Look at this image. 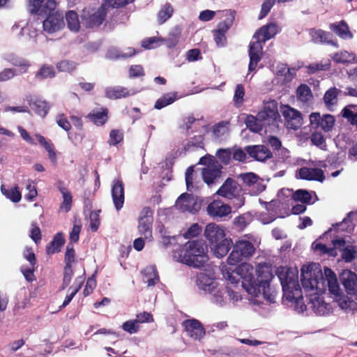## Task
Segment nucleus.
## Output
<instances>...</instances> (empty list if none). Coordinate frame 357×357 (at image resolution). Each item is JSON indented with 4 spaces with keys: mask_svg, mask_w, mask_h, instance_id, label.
I'll return each instance as SVG.
<instances>
[{
    "mask_svg": "<svg viewBox=\"0 0 357 357\" xmlns=\"http://www.w3.org/2000/svg\"><path fill=\"white\" fill-rule=\"evenodd\" d=\"M121 328L124 331L130 334L137 333L139 331V325L135 319H130L125 321L122 324Z\"/></svg>",
    "mask_w": 357,
    "mask_h": 357,
    "instance_id": "5fc2aeb1",
    "label": "nucleus"
},
{
    "mask_svg": "<svg viewBox=\"0 0 357 357\" xmlns=\"http://www.w3.org/2000/svg\"><path fill=\"white\" fill-rule=\"evenodd\" d=\"M264 122L259 119V116H255L253 115H248L245 119V123L246 127L254 132H259L261 131Z\"/></svg>",
    "mask_w": 357,
    "mask_h": 357,
    "instance_id": "f704fd0d",
    "label": "nucleus"
},
{
    "mask_svg": "<svg viewBox=\"0 0 357 357\" xmlns=\"http://www.w3.org/2000/svg\"><path fill=\"white\" fill-rule=\"evenodd\" d=\"M197 284L199 289L204 291H210L214 288L213 282H211L207 275L204 273H202L198 276Z\"/></svg>",
    "mask_w": 357,
    "mask_h": 357,
    "instance_id": "c03bdc74",
    "label": "nucleus"
},
{
    "mask_svg": "<svg viewBox=\"0 0 357 357\" xmlns=\"http://www.w3.org/2000/svg\"><path fill=\"white\" fill-rule=\"evenodd\" d=\"M310 121L312 128H320L324 132H328L333 130L335 119L331 114L321 115L319 112H313L310 115Z\"/></svg>",
    "mask_w": 357,
    "mask_h": 357,
    "instance_id": "1a4fd4ad",
    "label": "nucleus"
},
{
    "mask_svg": "<svg viewBox=\"0 0 357 357\" xmlns=\"http://www.w3.org/2000/svg\"><path fill=\"white\" fill-rule=\"evenodd\" d=\"M229 121H222L215 124L213 127V135L215 138L220 139L222 137L227 135L229 132Z\"/></svg>",
    "mask_w": 357,
    "mask_h": 357,
    "instance_id": "e433bc0d",
    "label": "nucleus"
},
{
    "mask_svg": "<svg viewBox=\"0 0 357 357\" xmlns=\"http://www.w3.org/2000/svg\"><path fill=\"white\" fill-rule=\"evenodd\" d=\"M176 99V93H165L161 98L158 99L155 103L154 107L157 109H161L165 107L171 105Z\"/></svg>",
    "mask_w": 357,
    "mask_h": 357,
    "instance_id": "79ce46f5",
    "label": "nucleus"
},
{
    "mask_svg": "<svg viewBox=\"0 0 357 357\" xmlns=\"http://www.w3.org/2000/svg\"><path fill=\"white\" fill-rule=\"evenodd\" d=\"M299 176L301 179L308 181L323 182L325 180L324 171L319 168L302 167L299 169Z\"/></svg>",
    "mask_w": 357,
    "mask_h": 357,
    "instance_id": "b1692460",
    "label": "nucleus"
},
{
    "mask_svg": "<svg viewBox=\"0 0 357 357\" xmlns=\"http://www.w3.org/2000/svg\"><path fill=\"white\" fill-rule=\"evenodd\" d=\"M283 291V297L289 302L295 304V308L299 312L306 310L307 306L303 303L302 291L298 284V276L286 266H280L276 270Z\"/></svg>",
    "mask_w": 357,
    "mask_h": 357,
    "instance_id": "7ed1b4c3",
    "label": "nucleus"
},
{
    "mask_svg": "<svg viewBox=\"0 0 357 357\" xmlns=\"http://www.w3.org/2000/svg\"><path fill=\"white\" fill-rule=\"evenodd\" d=\"M335 249L341 251L342 259L347 263L353 261L357 255V246L353 243L346 244L343 238H335L332 241Z\"/></svg>",
    "mask_w": 357,
    "mask_h": 357,
    "instance_id": "9b49d317",
    "label": "nucleus"
},
{
    "mask_svg": "<svg viewBox=\"0 0 357 357\" xmlns=\"http://www.w3.org/2000/svg\"><path fill=\"white\" fill-rule=\"evenodd\" d=\"M130 96L128 89L123 86L108 87L105 90V96L109 99H119Z\"/></svg>",
    "mask_w": 357,
    "mask_h": 357,
    "instance_id": "473e14b6",
    "label": "nucleus"
},
{
    "mask_svg": "<svg viewBox=\"0 0 357 357\" xmlns=\"http://www.w3.org/2000/svg\"><path fill=\"white\" fill-rule=\"evenodd\" d=\"M192 147L203 148L204 137L202 135H196L185 144V149L190 150Z\"/></svg>",
    "mask_w": 357,
    "mask_h": 357,
    "instance_id": "052dcab7",
    "label": "nucleus"
},
{
    "mask_svg": "<svg viewBox=\"0 0 357 357\" xmlns=\"http://www.w3.org/2000/svg\"><path fill=\"white\" fill-rule=\"evenodd\" d=\"M340 280L347 293L350 295H357V275L349 270H343L340 275Z\"/></svg>",
    "mask_w": 357,
    "mask_h": 357,
    "instance_id": "dca6fc26",
    "label": "nucleus"
},
{
    "mask_svg": "<svg viewBox=\"0 0 357 357\" xmlns=\"http://www.w3.org/2000/svg\"><path fill=\"white\" fill-rule=\"evenodd\" d=\"M123 140V132L119 129H113L109 132L108 144L110 146H116Z\"/></svg>",
    "mask_w": 357,
    "mask_h": 357,
    "instance_id": "3c124183",
    "label": "nucleus"
},
{
    "mask_svg": "<svg viewBox=\"0 0 357 357\" xmlns=\"http://www.w3.org/2000/svg\"><path fill=\"white\" fill-rule=\"evenodd\" d=\"M56 123L66 131L71 129V124L64 114H59L56 117Z\"/></svg>",
    "mask_w": 357,
    "mask_h": 357,
    "instance_id": "69168bd1",
    "label": "nucleus"
},
{
    "mask_svg": "<svg viewBox=\"0 0 357 357\" xmlns=\"http://www.w3.org/2000/svg\"><path fill=\"white\" fill-rule=\"evenodd\" d=\"M199 163L208 165L207 167L202 169L203 180L208 185L213 183L215 179L220 176L222 166L213 155H207L201 158Z\"/></svg>",
    "mask_w": 357,
    "mask_h": 357,
    "instance_id": "0eeeda50",
    "label": "nucleus"
},
{
    "mask_svg": "<svg viewBox=\"0 0 357 357\" xmlns=\"http://www.w3.org/2000/svg\"><path fill=\"white\" fill-rule=\"evenodd\" d=\"M226 18L220 22L217 26V29L213 31L214 40L218 47H222L227 44L226 33L233 25L235 20L236 11L235 10H226Z\"/></svg>",
    "mask_w": 357,
    "mask_h": 357,
    "instance_id": "423d86ee",
    "label": "nucleus"
},
{
    "mask_svg": "<svg viewBox=\"0 0 357 357\" xmlns=\"http://www.w3.org/2000/svg\"><path fill=\"white\" fill-rule=\"evenodd\" d=\"M36 137L38 143L47 151H52L54 150V146L50 140H47L44 136L38 134L36 135Z\"/></svg>",
    "mask_w": 357,
    "mask_h": 357,
    "instance_id": "338daca9",
    "label": "nucleus"
},
{
    "mask_svg": "<svg viewBox=\"0 0 357 357\" xmlns=\"http://www.w3.org/2000/svg\"><path fill=\"white\" fill-rule=\"evenodd\" d=\"M268 143L273 148V150L281 151V153L283 154L284 157H289V151L285 148H283L282 149H281L282 142L278 137L275 136H270L268 139Z\"/></svg>",
    "mask_w": 357,
    "mask_h": 357,
    "instance_id": "09e8293b",
    "label": "nucleus"
},
{
    "mask_svg": "<svg viewBox=\"0 0 357 357\" xmlns=\"http://www.w3.org/2000/svg\"><path fill=\"white\" fill-rule=\"evenodd\" d=\"M276 0H265L261 8V10L259 15V20L264 18L270 12L272 7L274 6Z\"/></svg>",
    "mask_w": 357,
    "mask_h": 357,
    "instance_id": "680f3d73",
    "label": "nucleus"
},
{
    "mask_svg": "<svg viewBox=\"0 0 357 357\" xmlns=\"http://www.w3.org/2000/svg\"><path fill=\"white\" fill-rule=\"evenodd\" d=\"M257 116L264 122L267 121L268 124L275 123L280 117L276 100H272L266 102L263 109L257 113Z\"/></svg>",
    "mask_w": 357,
    "mask_h": 357,
    "instance_id": "f8f14e48",
    "label": "nucleus"
},
{
    "mask_svg": "<svg viewBox=\"0 0 357 357\" xmlns=\"http://www.w3.org/2000/svg\"><path fill=\"white\" fill-rule=\"evenodd\" d=\"M63 26V15L62 13L59 11L47 15V18L43 22L44 31L49 33H52L59 31Z\"/></svg>",
    "mask_w": 357,
    "mask_h": 357,
    "instance_id": "4468645a",
    "label": "nucleus"
},
{
    "mask_svg": "<svg viewBox=\"0 0 357 357\" xmlns=\"http://www.w3.org/2000/svg\"><path fill=\"white\" fill-rule=\"evenodd\" d=\"M208 246L203 240L188 241L174 251V257L193 268H202L207 262Z\"/></svg>",
    "mask_w": 357,
    "mask_h": 357,
    "instance_id": "f03ea898",
    "label": "nucleus"
},
{
    "mask_svg": "<svg viewBox=\"0 0 357 357\" xmlns=\"http://www.w3.org/2000/svg\"><path fill=\"white\" fill-rule=\"evenodd\" d=\"M216 156L223 165H227L231 161V151L230 149H219Z\"/></svg>",
    "mask_w": 357,
    "mask_h": 357,
    "instance_id": "603ef678",
    "label": "nucleus"
},
{
    "mask_svg": "<svg viewBox=\"0 0 357 357\" xmlns=\"http://www.w3.org/2000/svg\"><path fill=\"white\" fill-rule=\"evenodd\" d=\"M301 272V282L306 291L321 290L324 286L326 280L328 282L333 280V278L337 279L335 273L327 267L324 268L325 278L321 270L316 267L315 264L303 266Z\"/></svg>",
    "mask_w": 357,
    "mask_h": 357,
    "instance_id": "20e7f679",
    "label": "nucleus"
},
{
    "mask_svg": "<svg viewBox=\"0 0 357 357\" xmlns=\"http://www.w3.org/2000/svg\"><path fill=\"white\" fill-rule=\"evenodd\" d=\"M66 239L62 232L56 233L50 244L46 247V253L48 255L61 252L62 246L65 244Z\"/></svg>",
    "mask_w": 357,
    "mask_h": 357,
    "instance_id": "c756f323",
    "label": "nucleus"
},
{
    "mask_svg": "<svg viewBox=\"0 0 357 357\" xmlns=\"http://www.w3.org/2000/svg\"><path fill=\"white\" fill-rule=\"evenodd\" d=\"M112 197L116 209L119 211L122 208L125 200L124 185L121 180L114 181L112 188Z\"/></svg>",
    "mask_w": 357,
    "mask_h": 357,
    "instance_id": "412c9836",
    "label": "nucleus"
},
{
    "mask_svg": "<svg viewBox=\"0 0 357 357\" xmlns=\"http://www.w3.org/2000/svg\"><path fill=\"white\" fill-rule=\"evenodd\" d=\"M280 112L284 119L287 128L296 130L301 126L303 118L299 111L288 105H282L280 107Z\"/></svg>",
    "mask_w": 357,
    "mask_h": 357,
    "instance_id": "9d476101",
    "label": "nucleus"
},
{
    "mask_svg": "<svg viewBox=\"0 0 357 357\" xmlns=\"http://www.w3.org/2000/svg\"><path fill=\"white\" fill-rule=\"evenodd\" d=\"M72 265H65L63 268V278L61 289H65L70 283L73 275Z\"/></svg>",
    "mask_w": 357,
    "mask_h": 357,
    "instance_id": "864d4df0",
    "label": "nucleus"
},
{
    "mask_svg": "<svg viewBox=\"0 0 357 357\" xmlns=\"http://www.w3.org/2000/svg\"><path fill=\"white\" fill-rule=\"evenodd\" d=\"M332 59L337 63H349L354 61L355 56L347 51H341L335 53Z\"/></svg>",
    "mask_w": 357,
    "mask_h": 357,
    "instance_id": "ea45409f",
    "label": "nucleus"
},
{
    "mask_svg": "<svg viewBox=\"0 0 357 357\" xmlns=\"http://www.w3.org/2000/svg\"><path fill=\"white\" fill-rule=\"evenodd\" d=\"M245 150L251 158L257 161L264 162L273 158L272 152L264 145L247 146Z\"/></svg>",
    "mask_w": 357,
    "mask_h": 357,
    "instance_id": "a211bd4d",
    "label": "nucleus"
},
{
    "mask_svg": "<svg viewBox=\"0 0 357 357\" xmlns=\"http://www.w3.org/2000/svg\"><path fill=\"white\" fill-rule=\"evenodd\" d=\"M138 324L144 323H151L154 321L153 315L147 312H139L136 314L135 319Z\"/></svg>",
    "mask_w": 357,
    "mask_h": 357,
    "instance_id": "774afa93",
    "label": "nucleus"
},
{
    "mask_svg": "<svg viewBox=\"0 0 357 357\" xmlns=\"http://www.w3.org/2000/svg\"><path fill=\"white\" fill-rule=\"evenodd\" d=\"M149 287L155 286L159 281V275L155 266L147 267L144 270Z\"/></svg>",
    "mask_w": 357,
    "mask_h": 357,
    "instance_id": "a18cd8bd",
    "label": "nucleus"
},
{
    "mask_svg": "<svg viewBox=\"0 0 357 357\" xmlns=\"http://www.w3.org/2000/svg\"><path fill=\"white\" fill-rule=\"evenodd\" d=\"M233 243L231 238L224 237L222 239L217 242V243L213 245L211 247L217 257H222L228 253Z\"/></svg>",
    "mask_w": 357,
    "mask_h": 357,
    "instance_id": "2f4dec72",
    "label": "nucleus"
},
{
    "mask_svg": "<svg viewBox=\"0 0 357 357\" xmlns=\"http://www.w3.org/2000/svg\"><path fill=\"white\" fill-rule=\"evenodd\" d=\"M254 245L247 240H239L233 245V250L230 253L227 261L230 265H236L244 259H247L255 253Z\"/></svg>",
    "mask_w": 357,
    "mask_h": 357,
    "instance_id": "39448f33",
    "label": "nucleus"
},
{
    "mask_svg": "<svg viewBox=\"0 0 357 357\" xmlns=\"http://www.w3.org/2000/svg\"><path fill=\"white\" fill-rule=\"evenodd\" d=\"M174 13V8L170 3H166L158 13V22L159 24H164L169 20Z\"/></svg>",
    "mask_w": 357,
    "mask_h": 357,
    "instance_id": "58836bf2",
    "label": "nucleus"
},
{
    "mask_svg": "<svg viewBox=\"0 0 357 357\" xmlns=\"http://www.w3.org/2000/svg\"><path fill=\"white\" fill-rule=\"evenodd\" d=\"M245 89L243 84L236 86L233 101L236 107H240L244 102Z\"/></svg>",
    "mask_w": 357,
    "mask_h": 357,
    "instance_id": "8fccbe9b",
    "label": "nucleus"
},
{
    "mask_svg": "<svg viewBox=\"0 0 357 357\" xmlns=\"http://www.w3.org/2000/svg\"><path fill=\"white\" fill-rule=\"evenodd\" d=\"M181 33L182 28L181 26L176 25L171 29L166 38H160L161 43H165L169 49L174 48L178 45Z\"/></svg>",
    "mask_w": 357,
    "mask_h": 357,
    "instance_id": "bb28decb",
    "label": "nucleus"
},
{
    "mask_svg": "<svg viewBox=\"0 0 357 357\" xmlns=\"http://www.w3.org/2000/svg\"><path fill=\"white\" fill-rule=\"evenodd\" d=\"M2 194L14 203L19 202L22 199V195L18 186L15 185L10 189H6L3 185L1 186Z\"/></svg>",
    "mask_w": 357,
    "mask_h": 357,
    "instance_id": "c9c22d12",
    "label": "nucleus"
},
{
    "mask_svg": "<svg viewBox=\"0 0 357 357\" xmlns=\"http://www.w3.org/2000/svg\"><path fill=\"white\" fill-rule=\"evenodd\" d=\"M153 214V210L146 206L142 208L138 219L139 233L146 239L152 236Z\"/></svg>",
    "mask_w": 357,
    "mask_h": 357,
    "instance_id": "6e6552de",
    "label": "nucleus"
},
{
    "mask_svg": "<svg viewBox=\"0 0 357 357\" xmlns=\"http://www.w3.org/2000/svg\"><path fill=\"white\" fill-rule=\"evenodd\" d=\"M278 31V26L275 23H268L259 28L255 33L252 39L263 45V43L273 38Z\"/></svg>",
    "mask_w": 357,
    "mask_h": 357,
    "instance_id": "2eb2a0df",
    "label": "nucleus"
},
{
    "mask_svg": "<svg viewBox=\"0 0 357 357\" xmlns=\"http://www.w3.org/2000/svg\"><path fill=\"white\" fill-rule=\"evenodd\" d=\"M340 93V90L336 87H331L327 90L324 96V101L325 105L329 107L337 103V96Z\"/></svg>",
    "mask_w": 357,
    "mask_h": 357,
    "instance_id": "4c0bfd02",
    "label": "nucleus"
},
{
    "mask_svg": "<svg viewBox=\"0 0 357 357\" xmlns=\"http://www.w3.org/2000/svg\"><path fill=\"white\" fill-rule=\"evenodd\" d=\"M310 34L312 42L314 43H327L336 48L339 47L337 42L331 39V34L329 32L322 29H312Z\"/></svg>",
    "mask_w": 357,
    "mask_h": 357,
    "instance_id": "5701e85b",
    "label": "nucleus"
},
{
    "mask_svg": "<svg viewBox=\"0 0 357 357\" xmlns=\"http://www.w3.org/2000/svg\"><path fill=\"white\" fill-rule=\"evenodd\" d=\"M55 71L54 67L50 65L44 64L36 73V78L42 80L47 78L55 77Z\"/></svg>",
    "mask_w": 357,
    "mask_h": 357,
    "instance_id": "a19ab883",
    "label": "nucleus"
},
{
    "mask_svg": "<svg viewBox=\"0 0 357 357\" xmlns=\"http://www.w3.org/2000/svg\"><path fill=\"white\" fill-rule=\"evenodd\" d=\"M296 97L302 102H308L313 98L310 88L305 84H301L296 89Z\"/></svg>",
    "mask_w": 357,
    "mask_h": 357,
    "instance_id": "72a5a7b5",
    "label": "nucleus"
},
{
    "mask_svg": "<svg viewBox=\"0 0 357 357\" xmlns=\"http://www.w3.org/2000/svg\"><path fill=\"white\" fill-rule=\"evenodd\" d=\"M66 20L68 28L71 31H77L80 27L78 15L73 10H70L66 14Z\"/></svg>",
    "mask_w": 357,
    "mask_h": 357,
    "instance_id": "37998d69",
    "label": "nucleus"
},
{
    "mask_svg": "<svg viewBox=\"0 0 357 357\" xmlns=\"http://www.w3.org/2000/svg\"><path fill=\"white\" fill-rule=\"evenodd\" d=\"M29 106L31 109L38 116L44 118L47 116L50 109L49 103L44 100L35 98L29 100Z\"/></svg>",
    "mask_w": 357,
    "mask_h": 357,
    "instance_id": "cd10ccee",
    "label": "nucleus"
},
{
    "mask_svg": "<svg viewBox=\"0 0 357 357\" xmlns=\"http://www.w3.org/2000/svg\"><path fill=\"white\" fill-rule=\"evenodd\" d=\"M238 178L247 185H252L258 181L259 176L252 172L241 174Z\"/></svg>",
    "mask_w": 357,
    "mask_h": 357,
    "instance_id": "bf43d9fd",
    "label": "nucleus"
},
{
    "mask_svg": "<svg viewBox=\"0 0 357 357\" xmlns=\"http://www.w3.org/2000/svg\"><path fill=\"white\" fill-rule=\"evenodd\" d=\"M78 63L69 60H62L56 65L59 72H65L70 73L77 69Z\"/></svg>",
    "mask_w": 357,
    "mask_h": 357,
    "instance_id": "49530a36",
    "label": "nucleus"
},
{
    "mask_svg": "<svg viewBox=\"0 0 357 357\" xmlns=\"http://www.w3.org/2000/svg\"><path fill=\"white\" fill-rule=\"evenodd\" d=\"M176 206L182 212L189 211L195 213L199 209V205L196 199L192 195L187 192L181 194L178 197L176 202Z\"/></svg>",
    "mask_w": 357,
    "mask_h": 357,
    "instance_id": "ddd939ff",
    "label": "nucleus"
},
{
    "mask_svg": "<svg viewBox=\"0 0 357 357\" xmlns=\"http://www.w3.org/2000/svg\"><path fill=\"white\" fill-rule=\"evenodd\" d=\"M100 211H94L90 214L89 227L93 232L97 231L99 228L100 224Z\"/></svg>",
    "mask_w": 357,
    "mask_h": 357,
    "instance_id": "13d9d810",
    "label": "nucleus"
},
{
    "mask_svg": "<svg viewBox=\"0 0 357 357\" xmlns=\"http://www.w3.org/2000/svg\"><path fill=\"white\" fill-rule=\"evenodd\" d=\"M329 28L342 39H351L354 37L353 33L349 30L347 23L344 20L332 23L330 24Z\"/></svg>",
    "mask_w": 357,
    "mask_h": 357,
    "instance_id": "393cba45",
    "label": "nucleus"
},
{
    "mask_svg": "<svg viewBox=\"0 0 357 357\" xmlns=\"http://www.w3.org/2000/svg\"><path fill=\"white\" fill-rule=\"evenodd\" d=\"M207 211L211 216L222 218L231 213V209L229 205L213 202L208 204Z\"/></svg>",
    "mask_w": 357,
    "mask_h": 357,
    "instance_id": "a878e982",
    "label": "nucleus"
},
{
    "mask_svg": "<svg viewBox=\"0 0 357 357\" xmlns=\"http://www.w3.org/2000/svg\"><path fill=\"white\" fill-rule=\"evenodd\" d=\"M183 325L188 335L195 340L201 339L205 334L202 324L197 319L185 320Z\"/></svg>",
    "mask_w": 357,
    "mask_h": 357,
    "instance_id": "aec40b11",
    "label": "nucleus"
},
{
    "mask_svg": "<svg viewBox=\"0 0 357 357\" xmlns=\"http://www.w3.org/2000/svg\"><path fill=\"white\" fill-rule=\"evenodd\" d=\"M217 194L227 199H233L239 195V185L234 179L227 178L217 191Z\"/></svg>",
    "mask_w": 357,
    "mask_h": 357,
    "instance_id": "6ab92c4d",
    "label": "nucleus"
},
{
    "mask_svg": "<svg viewBox=\"0 0 357 357\" xmlns=\"http://www.w3.org/2000/svg\"><path fill=\"white\" fill-rule=\"evenodd\" d=\"M295 201L301 202L304 204H309L312 200V196L306 190H297L293 195Z\"/></svg>",
    "mask_w": 357,
    "mask_h": 357,
    "instance_id": "de8ad7c7",
    "label": "nucleus"
},
{
    "mask_svg": "<svg viewBox=\"0 0 357 357\" xmlns=\"http://www.w3.org/2000/svg\"><path fill=\"white\" fill-rule=\"evenodd\" d=\"M252 265L242 263L234 269L226 268L223 271V275L231 284H238L241 281L242 287L249 294L255 297L262 294L266 300L271 303L274 302V291H271L270 287L273 275L270 268L266 266H259L257 271L256 279L252 274Z\"/></svg>",
    "mask_w": 357,
    "mask_h": 357,
    "instance_id": "f257e3e1",
    "label": "nucleus"
},
{
    "mask_svg": "<svg viewBox=\"0 0 357 357\" xmlns=\"http://www.w3.org/2000/svg\"><path fill=\"white\" fill-rule=\"evenodd\" d=\"M105 17L100 13H94L89 16L88 18L87 24L89 27L93 28L94 26H100L104 21Z\"/></svg>",
    "mask_w": 357,
    "mask_h": 357,
    "instance_id": "e2e57ef3",
    "label": "nucleus"
},
{
    "mask_svg": "<svg viewBox=\"0 0 357 357\" xmlns=\"http://www.w3.org/2000/svg\"><path fill=\"white\" fill-rule=\"evenodd\" d=\"M263 45L259 41L252 40L249 45V57L250 62L248 65V70L252 72L255 70L259 62L262 59Z\"/></svg>",
    "mask_w": 357,
    "mask_h": 357,
    "instance_id": "f3484780",
    "label": "nucleus"
},
{
    "mask_svg": "<svg viewBox=\"0 0 357 357\" xmlns=\"http://www.w3.org/2000/svg\"><path fill=\"white\" fill-rule=\"evenodd\" d=\"M29 236L36 244L40 242L42 238L41 231L36 222L31 223Z\"/></svg>",
    "mask_w": 357,
    "mask_h": 357,
    "instance_id": "0e129e2a",
    "label": "nucleus"
},
{
    "mask_svg": "<svg viewBox=\"0 0 357 357\" xmlns=\"http://www.w3.org/2000/svg\"><path fill=\"white\" fill-rule=\"evenodd\" d=\"M75 261V250L73 243H68L64 256L65 265H72Z\"/></svg>",
    "mask_w": 357,
    "mask_h": 357,
    "instance_id": "6e6d98bb",
    "label": "nucleus"
},
{
    "mask_svg": "<svg viewBox=\"0 0 357 357\" xmlns=\"http://www.w3.org/2000/svg\"><path fill=\"white\" fill-rule=\"evenodd\" d=\"M202 228L197 223L192 224L183 234L185 239H190L198 236L202 232Z\"/></svg>",
    "mask_w": 357,
    "mask_h": 357,
    "instance_id": "4d7b16f0",
    "label": "nucleus"
},
{
    "mask_svg": "<svg viewBox=\"0 0 357 357\" xmlns=\"http://www.w3.org/2000/svg\"><path fill=\"white\" fill-rule=\"evenodd\" d=\"M108 109L102 107L100 111L92 110L87 114L86 118L97 126H102L108 121Z\"/></svg>",
    "mask_w": 357,
    "mask_h": 357,
    "instance_id": "c85d7f7f",
    "label": "nucleus"
},
{
    "mask_svg": "<svg viewBox=\"0 0 357 357\" xmlns=\"http://www.w3.org/2000/svg\"><path fill=\"white\" fill-rule=\"evenodd\" d=\"M204 236L210 242L211 246L225 237V230L215 223L208 224L204 230Z\"/></svg>",
    "mask_w": 357,
    "mask_h": 357,
    "instance_id": "4be33fe9",
    "label": "nucleus"
},
{
    "mask_svg": "<svg viewBox=\"0 0 357 357\" xmlns=\"http://www.w3.org/2000/svg\"><path fill=\"white\" fill-rule=\"evenodd\" d=\"M4 59L7 61L8 63H11L12 65L20 67V73L21 74L26 73L31 66L29 61L18 57L15 54L12 53L6 54L4 56Z\"/></svg>",
    "mask_w": 357,
    "mask_h": 357,
    "instance_id": "7c9ffc66",
    "label": "nucleus"
}]
</instances>
